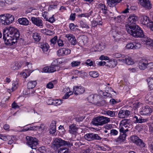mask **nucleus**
Here are the masks:
<instances>
[{
  "instance_id": "nucleus-1",
  "label": "nucleus",
  "mask_w": 153,
  "mask_h": 153,
  "mask_svg": "<svg viewBox=\"0 0 153 153\" xmlns=\"http://www.w3.org/2000/svg\"><path fill=\"white\" fill-rule=\"evenodd\" d=\"M19 36V32L16 28L10 27L4 30L3 39L6 45H13L17 42Z\"/></svg>"
},
{
  "instance_id": "nucleus-2",
  "label": "nucleus",
  "mask_w": 153,
  "mask_h": 153,
  "mask_svg": "<svg viewBox=\"0 0 153 153\" xmlns=\"http://www.w3.org/2000/svg\"><path fill=\"white\" fill-rule=\"evenodd\" d=\"M126 30L128 33L135 37L145 38V36L143 34V30L136 25L130 26L129 28L127 27Z\"/></svg>"
},
{
  "instance_id": "nucleus-3",
  "label": "nucleus",
  "mask_w": 153,
  "mask_h": 153,
  "mask_svg": "<svg viewBox=\"0 0 153 153\" xmlns=\"http://www.w3.org/2000/svg\"><path fill=\"white\" fill-rule=\"evenodd\" d=\"M65 146L71 147L73 146L72 143L69 141L62 140L61 138H56L53 139V147L55 150H57L61 146Z\"/></svg>"
},
{
  "instance_id": "nucleus-4",
  "label": "nucleus",
  "mask_w": 153,
  "mask_h": 153,
  "mask_svg": "<svg viewBox=\"0 0 153 153\" xmlns=\"http://www.w3.org/2000/svg\"><path fill=\"white\" fill-rule=\"evenodd\" d=\"M110 121L109 118L104 116L97 117L92 120V124L94 126H102Z\"/></svg>"
},
{
  "instance_id": "nucleus-5",
  "label": "nucleus",
  "mask_w": 153,
  "mask_h": 153,
  "mask_svg": "<svg viewBox=\"0 0 153 153\" xmlns=\"http://www.w3.org/2000/svg\"><path fill=\"white\" fill-rule=\"evenodd\" d=\"M27 144L32 149H36V146L38 144V141L36 138L30 136L26 137Z\"/></svg>"
},
{
  "instance_id": "nucleus-6",
  "label": "nucleus",
  "mask_w": 153,
  "mask_h": 153,
  "mask_svg": "<svg viewBox=\"0 0 153 153\" xmlns=\"http://www.w3.org/2000/svg\"><path fill=\"white\" fill-rule=\"evenodd\" d=\"M153 109L148 105L144 106L140 109V113L142 115H149L152 112Z\"/></svg>"
},
{
  "instance_id": "nucleus-7",
  "label": "nucleus",
  "mask_w": 153,
  "mask_h": 153,
  "mask_svg": "<svg viewBox=\"0 0 153 153\" xmlns=\"http://www.w3.org/2000/svg\"><path fill=\"white\" fill-rule=\"evenodd\" d=\"M139 3L146 10H150L152 8L149 0H139Z\"/></svg>"
},
{
  "instance_id": "nucleus-8",
  "label": "nucleus",
  "mask_w": 153,
  "mask_h": 153,
  "mask_svg": "<svg viewBox=\"0 0 153 153\" xmlns=\"http://www.w3.org/2000/svg\"><path fill=\"white\" fill-rule=\"evenodd\" d=\"M137 20V17L135 15H130L128 18V25L126 26L128 28L130 26H133L136 25L135 23Z\"/></svg>"
},
{
  "instance_id": "nucleus-9",
  "label": "nucleus",
  "mask_w": 153,
  "mask_h": 153,
  "mask_svg": "<svg viewBox=\"0 0 153 153\" xmlns=\"http://www.w3.org/2000/svg\"><path fill=\"white\" fill-rule=\"evenodd\" d=\"M59 68L57 65L54 66H46L42 69V71L45 73H52L59 70Z\"/></svg>"
},
{
  "instance_id": "nucleus-10",
  "label": "nucleus",
  "mask_w": 153,
  "mask_h": 153,
  "mask_svg": "<svg viewBox=\"0 0 153 153\" xmlns=\"http://www.w3.org/2000/svg\"><path fill=\"white\" fill-rule=\"evenodd\" d=\"M31 20L32 23L38 27L42 28L43 26V23L42 20L39 17H32Z\"/></svg>"
},
{
  "instance_id": "nucleus-11",
  "label": "nucleus",
  "mask_w": 153,
  "mask_h": 153,
  "mask_svg": "<svg viewBox=\"0 0 153 153\" xmlns=\"http://www.w3.org/2000/svg\"><path fill=\"white\" fill-rule=\"evenodd\" d=\"M141 47V44L139 42H133L128 43L126 48L128 49H137Z\"/></svg>"
},
{
  "instance_id": "nucleus-12",
  "label": "nucleus",
  "mask_w": 153,
  "mask_h": 153,
  "mask_svg": "<svg viewBox=\"0 0 153 153\" xmlns=\"http://www.w3.org/2000/svg\"><path fill=\"white\" fill-rule=\"evenodd\" d=\"M130 114V111L127 109H121L119 112L118 117L120 118H124L128 116Z\"/></svg>"
},
{
  "instance_id": "nucleus-13",
  "label": "nucleus",
  "mask_w": 153,
  "mask_h": 153,
  "mask_svg": "<svg viewBox=\"0 0 153 153\" xmlns=\"http://www.w3.org/2000/svg\"><path fill=\"white\" fill-rule=\"evenodd\" d=\"M122 1V0H107V2L109 7H114L115 10H116V5L120 3Z\"/></svg>"
},
{
  "instance_id": "nucleus-14",
  "label": "nucleus",
  "mask_w": 153,
  "mask_h": 153,
  "mask_svg": "<svg viewBox=\"0 0 153 153\" xmlns=\"http://www.w3.org/2000/svg\"><path fill=\"white\" fill-rule=\"evenodd\" d=\"M149 64L147 60L145 59H142L139 61V68L141 70H144L146 68L147 65Z\"/></svg>"
},
{
  "instance_id": "nucleus-15",
  "label": "nucleus",
  "mask_w": 153,
  "mask_h": 153,
  "mask_svg": "<svg viewBox=\"0 0 153 153\" xmlns=\"http://www.w3.org/2000/svg\"><path fill=\"white\" fill-rule=\"evenodd\" d=\"M84 91L85 88L83 87H73V92L76 95L82 94Z\"/></svg>"
},
{
  "instance_id": "nucleus-16",
  "label": "nucleus",
  "mask_w": 153,
  "mask_h": 153,
  "mask_svg": "<svg viewBox=\"0 0 153 153\" xmlns=\"http://www.w3.org/2000/svg\"><path fill=\"white\" fill-rule=\"evenodd\" d=\"M120 125H122V126H123L126 128H128L131 125V120L129 119H124L120 122Z\"/></svg>"
},
{
  "instance_id": "nucleus-17",
  "label": "nucleus",
  "mask_w": 153,
  "mask_h": 153,
  "mask_svg": "<svg viewBox=\"0 0 153 153\" xmlns=\"http://www.w3.org/2000/svg\"><path fill=\"white\" fill-rule=\"evenodd\" d=\"M65 37L68 38L69 41L73 45H75L76 44L77 42L75 37L73 35L67 34L65 35Z\"/></svg>"
},
{
  "instance_id": "nucleus-18",
  "label": "nucleus",
  "mask_w": 153,
  "mask_h": 153,
  "mask_svg": "<svg viewBox=\"0 0 153 153\" xmlns=\"http://www.w3.org/2000/svg\"><path fill=\"white\" fill-rule=\"evenodd\" d=\"M146 36L145 39L144 41V44L146 45V47L148 48L150 47H153V40L150 38H148V37L146 38Z\"/></svg>"
},
{
  "instance_id": "nucleus-19",
  "label": "nucleus",
  "mask_w": 153,
  "mask_h": 153,
  "mask_svg": "<svg viewBox=\"0 0 153 153\" xmlns=\"http://www.w3.org/2000/svg\"><path fill=\"white\" fill-rule=\"evenodd\" d=\"M145 100L146 103L153 105V96L151 94H148L146 95Z\"/></svg>"
},
{
  "instance_id": "nucleus-20",
  "label": "nucleus",
  "mask_w": 153,
  "mask_h": 153,
  "mask_svg": "<svg viewBox=\"0 0 153 153\" xmlns=\"http://www.w3.org/2000/svg\"><path fill=\"white\" fill-rule=\"evenodd\" d=\"M56 121L53 120L52 121L50 126V133L51 134H53L56 132Z\"/></svg>"
},
{
  "instance_id": "nucleus-21",
  "label": "nucleus",
  "mask_w": 153,
  "mask_h": 153,
  "mask_svg": "<svg viewBox=\"0 0 153 153\" xmlns=\"http://www.w3.org/2000/svg\"><path fill=\"white\" fill-rule=\"evenodd\" d=\"M32 36L34 41L36 42H39L41 39V34L37 32L33 33H32Z\"/></svg>"
},
{
  "instance_id": "nucleus-22",
  "label": "nucleus",
  "mask_w": 153,
  "mask_h": 153,
  "mask_svg": "<svg viewBox=\"0 0 153 153\" xmlns=\"http://www.w3.org/2000/svg\"><path fill=\"white\" fill-rule=\"evenodd\" d=\"M7 17L5 14L0 15V24L4 25H8Z\"/></svg>"
},
{
  "instance_id": "nucleus-23",
  "label": "nucleus",
  "mask_w": 153,
  "mask_h": 153,
  "mask_svg": "<svg viewBox=\"0 0 153 153\" xmlns=\"http://www.w3.org/2000/svg\"><path fill=\"white\" fill-rule=\"evenodd\" d=\"M18 22L21 25L27 26L28 25L29 21L25 18H20L18 20Z\"/></svg>"
},
{
  "instance_id": "nucleus-24",
  "label": "nucleus",
  "mask_w": 153,
  "mask_h": 153,
  "mask_svg": "<svg viewBox=\"0 0 153 153\" xmlns=\"http://www.w3.org/2000/svg\"><path fill=\"white\" fill-rule=\"evenodd\" d=\"M126 136V134L122 135L120 134V135L115 140V141L117 144H120L125 140Z\"/></svg>"
},
{
  "instance_id": "nucleus-25",
  "label": "nucleus",
  "mask_w": 153,
  "mask_h": 153,
  "mask_svg": "<svg viewBox=\"0 0 153 153\" xmlns=\"http://www.w3.org/2000/svg\"><path fill=\"white\" fill-rule=\"evenodd\" d=\"M141 22L143 25H146L148 27L149 24V18L146 16H142Z\"/></svg>"
},
{
  "instance_id": "nucleus-26",
  "label": "nucleus",
  "mask_w": 153,
  "mask_h": 153,
  "mask_svg": "<svg viewBox=\"0 0 153 153\" xmlns=\"http://www.w3.org/2000/svg\"><path fill=\"white\" fill-rule=\"evenodd\" d=\"M78 128L74 124H72L69 126V131L70 133L75 135L77 133Z\"/></svg>"
},
{
  "instance_id": "nucleus-27",
  "label": "nucleus",
  "mask_w": 153,
  "mask_h": 153,
  "mask_svg": "<svg viewBox=\"0 0 153 153\" xmlns=\"http://www.w3.org/2000/svg\"><path fill=\"white\" fill-rule=\"evenodd\" d=\"M117 114V112L116 111L109 110L104 111V113L105 115H107L111 117H115Z\"/></svg>"
},
{
  "instance_id": "nucleus-28",
  "label": "nucleus",
  "mask_w": 153,
  "mask_h": 153,
  "mask_svg": "<svg viewBox=\"0 0 153 153\" xmlns=\"http://www.w3.org/2000/svg\"><path fill=\"white\" fill-rule=\"evenodd\" d=\"M49 101H52L51 103H49L48 104L49 105H53L56 106H57L61 105L62 103V101L63 100H53L51 99H50L49 100Z\"/></svg>"
},
{
  "instance_id": "nucleus-29",
  "label": "nucleus",
  "mask_w": 153,
  "mask_h": 153,
  "mask_svg": "<svg viewBox=\"0 0 153 153\" xmlns=\"http://www.w3.org/2000/svg\"><path fill=\"white\" fill-rule=\"evenodd\" d=\"M116 21L119 23H122L125 18V16L122 15L118 16L117 17H112Z\"/></svg>"
},
{
  "instance_id": "nucleus-30",
  "label": "nucleus",
  "mask_w": 153,
  "mask_h": 153,
  "mask_svg": "<svg viewBox=\"0 0 153 153\" xmlns=\"http://www.w3.org/2000/svg\"><path fill=\"white\" fill-rule=\"evenodd\" d=\"M106 66H109L110 68H114L115 67L117 64L114 60H111L107 61Z\"/></svg>"
},
{
  "instance_id": "nucleus-31",
  "label": "nucleus",
  "mask_w": 153,
  "mask_h": 153,
  "mask_svg": "<svg viewBox=\"0 0 153 153\" xmlns=\"http://www.w3.org/2000/svg\"><path fill=\"white\" fill-rule=\"evenodd\" d=\"M34 87H31L30 88H27L26 89H25L23 91V92L24 94L25 95H27L28 94L31 93H33L35 92V91L33 88Z\"/></svg>"
},
{
  "instance_id": "nucleus-32",
  "label": "nucleus",
  "mask_w": 153,
  "mask_h": 153,
  "mask_svg": "<svg viewBox=\"0 0 153 153\" xmlns=\"http://www.w3.org/2000/svg\"><path fill=\"white\" fill-rule=\"evenodd\" d=\"M125 62L128 65H131L134 63V62L131 58L128 56H125Z\"/></svg>"
},
{
  "instance_id": "nucleus-33",
  "label": "nucleus",
  "mask_w": 153,
  "mask_h": 153,
  "mask_svg": "<svg viewBox=\"0 0 153 153\" xmlns=\"http://www.w3.org/2000/svg\"><path fill=\"white\" fill-rule=\"evenodd\" d=\"M134 118L135 119V122L137 123H142L147 122L146 119H142L141 117L138 118L136 116L134 117Z\"/></svg>"
},
{
  "instance_id": "nucleus-34",
  "label": "nucleus",
  "mask_w": 153,
  "mask_h": 153,
  "mask_svg": "<svg viewBox=\"0 0 153 153\" xmlns=\"http://www.w3.org/2000/svg\"><path fill=\"white\" fill-rule=\"evenodd\" d=\"M93 133H88L84 136L85 138L88 141L93 140Z\"/></svg>"
},
{
  "instance_id": "nucleus-35",
  "label": "nucleus",
  "mask_w": 153,
  "mask_h": 153,
  "mask_svg": "<svg viewBox=\"0 0 153 153\" xmlns=\"http://www.w3.org/2000/svg\"><path fill=\"white\" fill-rule=\"evenodd\" d=\"M21 65L18 63H16L11 65V68L12 70H17L21 68Z\"/></svg>"
},
{
  "instance_id": "nucleus-36",
  "label": "nucleus",
  "mask_w": 153,
  "mask_h": 153,
  "mask_svg": "<svg viewBox=\"0 0 153 153\" xmlns=\"http://www.w3.org/2000/svg\"><path fill=\"white\" fill-rule=\"evenodd\" d=\"M128 131V128H125L123 126H120V127L119 128V131L120 134H126V132Z\"/></svg>"
},
{
  "instance_id": "nucleus-37",
  "label": "nucleus",
  "mask_w": 153,
  "mask_h": 153,
  "mask_svg": "<svg viewBox=\"0 0 153 153\" xmlns=\"http://www.w3.org/2000/svg\"><path fill=\"white\" fill-rule=\"evenodd\" d=\"M7 19V21L8 25L12 23L14 20V17L13 16L10 14H7L6 15Z\"/></svg>"
},
{
  "instance_id": "nucleus-38",
  "label": "nucleus",
  "mask_w": 153,
  "mask_h": 153,
  "mask_svg": "<svg viewBox=\"0 0 153 153\" xmlns=\"http://www.w3.org/2000/svg\"><path fill=\"white\" fill-rule=\"evenodd\" d=\"M41 48L44 53L47 52L49 48L48 44L46 43H42L41 45Z\"/></svg>"
},
{
  "instance_id": "nucleus-39",
  "label": "nucleus",
  "mask_w": 153,
  "mask_h": 153,
  "mask_svg": "<svg viewBox=\"0 0 153 153\" xmlns=\"http://www.w3.org/2000/svg\"><path fill=\"white\" fill-rule=\"evenodd\" d=\"M68 89L69 90V91L67 92L65 95L63 97V99L65 100L68 99L69 97L70 96L72 95L73 94V92L72 91H70V89L69 87L67 88V89Z\"/></svg>"
},
{
  "instance_id": "nucleus-40",
  "label": "nucleus",
  "mask_w": 153,
  "mask_h": 153,
  "mask_svg": "<svg viewBox=\"0 0 153 153\" xmlns=\"http://www.w3.org/2000/svg\"><path fill=\"white\" fill-rule=\"evenodd\" d=\"M98 91L99 92V93L100 94H103L104 96H106L107 97H108L109 98L112 97L111 95L108 92H104L103 91H102L100 89H98Z\"/></svg>"
},
{
  "instance_id": "nucleus-41",
  "label": "nucleus",
  "mask_w": 153,
  "mask_h": 153,
  "mask_svg": "<svg viewBox=\"0 0 153 153\" xmlns=\"http://www.w3.org/2000/svg\"><path fill=\"white\" fill-rule=\"evenodd\" d=\"M92 13L93 12L92 11H91L88 13H85L80 14L78 16L80 17H84L88 18L91 15Z\"/></svg>"
},
{
  "instance_id": "nucleus-42",
  "label": "nucleus",
  "mask_w": 153,
  "mask_h": 153,
  "mask_svg": "<svg viewBox=\"0 0 153 153\" xmlns=\"http://www.w3.org/2000/svg\"><path fill=\"white\" fill-rule=\"evenodd\" d=\"M137 145L140 146L141 147H143L145 146V144L143 142L141 139H139L138 140L137 142L135 143Z\"/></svg>"
},
{
  "instance_id": "nucleus-43",
  "label": "nucleus",
  "mask_w": 153,
  "mask_h": 153,
  "mask_svg": "<svg viewBox=\"0 0 153 153\" xmlns=\"http://www.w3.org/2000/svg\"><path fill=\"white\" fill-rule=\"evenodd\" d=\"M79 24L81 27L83 28H84L87 29L89 28V27L88 25L82 21H81L79 22Z\"/></svg>"
},
{
  "instance_id": "nucleus-44",
  "label": "nucleus",
  "mask_w": 153,
  "mask_h": 153,
  "mask_svg": "<svg viewBox=\"0 0 153 153\" xmlns=\"http://www.w3.org/2000/svg\"><path fill=\"white\" fill-rule=\"evenodd\" d=\"M58 153H70L69 149L65 148H61L58 151Z\"/></svg>"
},
{
  "instance_id": "nucleus-45",
  "label": "nucleus",
  "mask_w": 153,
  "mask_h": 153,
  "mask_svg": "<svg viewBox=\"0 0 153 153\" xmlns=\"http://www.w3.org/2000/svg\"><path fill=\"white\" fill-rule=\"evenodd\" d=\"M96 47L98 51H101L105 48V46L103 43H101L99 44L98 45H97Z\"/></svg>"
},
{
  "instance_id": "nucleus-46",
  "label": "nucleus",
  "mask_w": 153,
  "mask_h": 153,
  "mask_svg": "<svg viewBox=\"0 0 153 153\" xmlns=\"http://www.w3.org/2000/svg\"><path fill=\"white\" fill-rule=\"evenodd\" d=\"M102 22L101 20L99 21H93L92 24L94 25V27L97 26V25H102Z\"/></svg>"
},
{
  "instance_id": "nucleus-47",
  "label": "nucleus",
  "mask_w": 153,
  "mask_h": 153,
  "mask_svg": "<svg viewBox=\"0 0 153 153\" xmlns=\"http://www.w3.org/2000/svg\"><path fill=\"white\" fill-rule=\"evenodd\" d=\"M81 41L84 45L86 44L88 41V38L86 36H83L81 37Z\"/></svg>"
},
{
  "instance_id": "nucleus-48",
  "label": "nucleus",
  "mask_w": 153,
  "mask_h": 153,
  "mask_svg": "<svg viewBox=\"0 0 153 153\" xmlns=\"http://www.w3.org/2000/svg\"><path fill=\"white\" fill-rule=\"evenodd\" d=\"M89 75L91 77L96 78L99 76V74L97 71H93L89 72Z\"/></svg>"
},
{
  "instance_id": "nucleus-49",
  "label": "nucleus",
  "mask_w": 153,
  "mask_h": 153,
  "mask_svg": "<svg viewBox=\"0 0 153 153\" xmlns=\"http://www.w3.org/2000/svg\"><path fill=\"white\" fill-rule=\"evenodd\" d=\"M80 63L79 61H73L71 62V65L72 67L77 66L80 65Z\"/></svg>"
},
{
  "instance_id": "nucleus-50",
  "label": "nucleus",
  "mask_w": 153,
  "mask_h": 153,
  "mask_svg": "<svg viewBox=\"0 0 153 153\" xmlns=\"http://www.w3.org/2000/svg\"><path fill=\"white\" fill-rule=\"evenodd\" d=\"M94 62L90 59H87L85 62V64L87 65L91 66L93 65Z\"/></svg>"
},
{
  "instance_id": "nucleus-51",
  "label": "nucleus",
  "mask_w": 153,
  "mask_h": 153,
  "mask_svg": "<svg viewBox=\"0 0 153 153\" xmlns=\"http://www.w3.org/2000/svg\"><path fill=\"white\" fill-rule=\"evenodd\" d=\"M118 132L116 130L112 129L111 130L110 134L111 136H116L118 134Z\"/></svg>"
},
{
  "instance_id": "nucleus-52",
  "label": "nucleus",
  "mask_w": 153,
  "mask_h": 153,
  "mask_svg": "<svg viewBox=\"0 0 153 153\" xmlns=\"http://www.w3.org/2000/svg\"><path fill=\"white\" fill-rule=\"evenodd\" d=\"M139 139V137H137V136L135 135L132 136L131 137V140L135 144L136 143V142H137Z\"/></svg>"
},
{
  "instance_id": "nucleus-53",
  "label": "nucleus",
  "mask_w": 153,
  "mask_h": 153,
  "mask_svg": "<svg viewBox=\"0 0 153 153\" xmlns=\"http://www.w3.org/2000/svg\"><path fill=\"white\" fill-rule=\"evenodd\" d=\"M149 86L153 85V77L149 78L147 79Z\"/></svg>"
},
{
  "instance_id": "nucleus-54",
  "label": "nucleus",
  "mask_w": 153,
  "mask_h": 153,
  "mask_svg": "<svg viewBox=\"0 0 153 153\" xmlns=\"http://www.w3.org/2000/svg\"><path fill=\"white\" fill-rule=\"evenodd\" d=\"M96 96V95L94 94L90 95L88 97V100L91 102H93L94 98Z\"/></svg>"
},
{
  "instance_id": "nucleus-55",
  "label": "nucleus",
  "mask_w": 153,
  "mask_h": 153,
  "mask_svg": "<svg viewBox=\"0 0 153 153\" xmlns=\"http://www.w3.org/2000/svg\"><path fill=\"white\" fill-rule=\"evenodd\" d=\"M57 83V81L56 80L51 81L50 82L48 83L46 86H54Z\"/></svg>"
},
{
  "instance_id": "nucleus-56",
  "label": "nucleus",
  "mask_w": 153,
  "mask_h": 153,
  "mask_svg": "<svg viewBox=\"0 0 153 153\" xmlns=\"http://www.w3.org/2000/svg\"><path fill=\"white\" fill-rule=\"evenodd\" d=\"M64 48L60 49H59L58 51V54L59 56H64Z\"/></svg>"
},
{
  "instance_id": "nucleus-57",
  "label": "nucleus",
  "mask_w": 153,
  "mask_h": 153,
  "mask_svg": "<svg viewBox=\"0 0 153 153\" xmlns=\"http://www.w3.org/2000/svg\"><path fill=\"white\" fill-rule=\"evenodd\" d=\"M25 68H27L28 70H31V69L32 68V64L30 62H26L25 63Z\"/></svg>"
},
{
  "instance_id": "nucleus-58",
  "label": "nucleus",
  "mask_w": 153,
  "mask_h": 153,
  "mask_svg": "<svg viewBox=\"0 0 153 153\" xmlns=\"http://www.w3.org/2000/svg\"><path fill=\"white\" fill-rule=\"evenodd\" d=\"M13 86H16L19 85V81L18 79H16L13 81Z\"/></svg>"
},
{
  "instance_id": "nucleus-59",
  "label": "nucleus",
  "mask_w": 153,
  "mask_h": 153,
  "mask_svg": "<svg viewBox=\"0 0 153 153\" xmlns=\"http://www.w3.org/2000/svg\"><path fill=\"white\" fill-rule=\"evenodd\" d=\"M64 55H67L69 54L71 52V50L65 48H64Z\"/></svg>"
},
{
  "instance_id": "nucleus-60",
  "label": "nucleus",
  "mask_w": 153,
  "mask_h": 153,
  "mask_svg": "<svg viewBox=\"0 0 153 153\" xmlns=\"http://www.w3.org/2000/svg\"><path fill=\"white\" fill-rule=\"evenodd\" d=\"M37 84V83L36 81H30L27 83V85L28 86H36Z\"/></svg>"
},
{
  "instance_id": "nucleus-61",
  "label": "nucleus",
  "mask_w": 153,
  "mask_h": 153,
  "mask_svg": "<svg viewBox=\"0 0 153 153\" xmlns=\"http://www.w3.org/2000/svg\"><path fill=\"white\" fill-rule=\"evenodd\" d=\"M93 140H100L102 138L97 134H93Z\"/></svg>"
},
{
  "instance_id": "nucleus-62",
  "label": "nucleus",
  "mask_w": 153,
  "mask_h": 153,
  "mask_svg": "<svg viewBox=\"0 0 153 153\" xmlns=\"http://www.w3.org/2000/svg\"><path fill=\"white\" fill-rule=\"evenodd\" d=\"M69 27L70 30L72 31H74L76 30L75 25L74 23H70L69 25Z\"/></svg>"
},
{
  "instance_id": "nucleus-63",
  "label": "nucleus",
  "mask_w": 153,
  "mask_h": 153,
  "mask_svg": "<svg viewBox=\"0 0 153 153\" xmlns=\"http://www.w3.org/2000/svg\"><path fill=\"white\" fill-rule=\"evenodd\" d=\"M99 7L101 9L102 11L104 10L105 9H106L107 7L105 5L103 4L100 3L99 5Z\"/></svg>"
},
{
  "instance_id": "nucleus-64",
  "label": "nucleus",
  "mask_w": 153,
  "mask_h": 153,
  "mask_svg": "<svg viewBox=\"0 0 153 153\" xmlns=\"http://www.w3.org/2000/svg\"><path fill=\"white\" fill-rule=\"evenodd\" d=\"M57 39V36H55L53 38L51 39V42L52 44H55L56 43V40Z\"/></svg>"
}]
</instances>
